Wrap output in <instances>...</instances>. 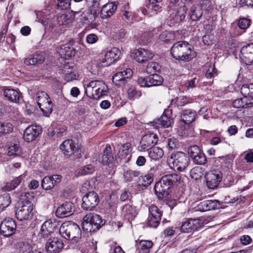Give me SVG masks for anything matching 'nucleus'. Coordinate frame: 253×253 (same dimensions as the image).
Instances as JSON below:
<instances>
[{"label":"nucleus","instance_id":"obj_59","mask_svg":"<svg viewBox=\"0 0 253 253\" xmlns=\"http://www.w3.org/2000/svg\"><path fill=\"white\" fill-rule=\"evenodd\" d=\"M191 102V99L186 96H180L177 97L176 100V103L178 106H184L185 105Z\"/></svg>","mask_w":253,"mask_h":253},{"label":"nucleus","instance_id":"obj_52","mask_svg":"<svg viewBox=\"0 0 253 253\" xmlns=\"http://www.w3.org/2000/svg\"><path fill=\"white\" fill-rule=\"evenodd\" d=\"M82 228L84 231H86L87 232H92L96 231V229H94V226L92 225L91 223L89 221V220H86L85 216L83 218V221L82 222Z\"/></svg>","mask_w":253,"mask_h":253},{"label":"nucleus","instance_id":"obj_14","mask_svg":"<svg viewBox=\"0 0 253 253\" xmlns=\"http://www.w3.org/2000/svg\"><path fill=\"white\" fill-rule=\"evenodd\" d=\"M121 55L120 50L117 47H113L107 51L100 61L104 66H108L119 60Z\"/></svg>","mask_w":253,"mask_h":253},{"label":"nucleus","instance_id":"obj_22","mask_svg":"<svg viewBox=\"0 0 253 253\" xmlns=\"http://www.w3.org/2000/svg\"><path fill=\"white\" fill-rule=\"evenodd\" d=\"M221 207V204L217 200H205L201 201L197 206L198 211H206L218 209Z\"/></svg>","mask_w":253,"mask_h":253},{"label":"nucleus","instance_id":"obj_7","mask_svg":"<svg viewBox=\"0 0 253 253\" xmlns=\"http://www.w3.org/2000/svg\"><path fill=\"white\" fill-rule=\"evenodd\" d=\"M188 153L195 164L205 165L207 164L206 155L198 146L193 145L189 146L188 148Z\"/></svg>","mask_w":253,"mask_h":253},{"label":"nucleus","instance_id":"obj_13","mask_svg":"<svg viewBox=\"0 0 253 253\" xmlns=\"http://www.w3.org/2000/svg\"><path fill=\"white\" fill-rule=\"evenodd\" d=\"M16 223L11 218H7L3 220L0 225L1 234L5 237H10L15 232Z\"/></svg>","mask_w":253,"mask_h":253},{"label":"nucleus","instance_id":"obj_40","mask_svg":"<svg viewBox=\"0 0 253 253\" xmlns=\"http://www.w3.org/2000/svg\"><path fill=\"white\" fill-rule=\"evenodd\" d=\"M140 175V171L137 170L128 169L124 172V177L126 181H131L134 178L138 177Z\"/></svg>","mask_w":253,"mask_h":253},{"label":"nucleus","instance_id":"obj_41","mask_svg":"<svg viewBox=\"0 0 253 253\" xmlns=\"http://www.w3.org/2000/svg\"><path fill=\"white\" fill-rule=\"evenodd\" d=\"M149 4L148 8L155 12L156 13L161 10L162 1L163 0H146Z\"/></svg>","mask_w":253,"mask_h":253},{"label":"nucleus","instance_id":"obj_23","mask_svg":"<svg viewBox=\"0 0 253 253\" xmlns=\"http://www.w3.org/2000/svg\"><path fill=\"white\" fill-rule=\"evenodd\" d=\"M2 90L4 96L11 102L19 103L22 99L21 93L17 90L6 87Z\"/></svg>","mask_w":253,"mask_h":253},{"label":"nucleus","instance_id":"obj_60","mask_svg":"<svg viewBox=\"0 0 253 253\" xmlns=\"http://www.w3.org/2000/svg\"><path fill=\"white\" fill-rule=\"evenodd\" d=\"M66 67H67V66L64 67V69L65 72H66V75L65 76V80H66L67 82H70V81H73L74 80H76L77 78V76L76 75V72H72V71H71L70 72H69L68 71L66 72Z\"/></svg>","mask_w":253,"mask_h":253},{"label":"nucleus","instance_id":"obj_9","mask_svg":"<svg viewBox=\"0 0 253 253\" xmlns=\"http://www.w3.org/2000/svg\"><path fill=\"white\" fill-rule=\"evenodd\" d=\"M207 186L209 189L216 188L222 180V173L217 169H213L206 173L205 175Z\"/></svg>","mask_w":253,"mask_h":253},{"label":"nucleus","instance_id":"obj_12","mask_svg":"<svg viewBox=\"0 0 253 253\" xmlns=\"http://www.w3.org/2000/svg\"><path fill=\"white\" fill-rule=\"evenodd\" d=\"M77 144L72 139L64 141L60 146L62 153L68 158H73L75 154L78 152Z\"/></svg>","mask_w":253,"mask_h":253},{"label":"nucleus","instance_id":"obj_42","mask_svg":"<svg viewBox=\"0 0 253 253\" xmlns=\"http://www.w3.org/2000/svg\"><path fill=\"white\" fill-rule=\"evenodd\" d=\"M153 243L150 240H142L139 243V251L140 253H149Z\"/></svg>","mask_w":253,"mask_h":253},{"label":"nucleus","instance_id":"obj_25","mask_svg":"<svg viewBox=\"0 0 253 253\" xmlns=\"http://www.w3.org/2000/svg\"><path fill=\"white\" fill-rule=\"evenodd\" d=\"M154 54L147 49L139 48L135 52L134 57L136 61L140 63H144L151 59Z\"/></svg>","mask_w":253,"mask_h":253},{"label":"nucleus","instance_id":"obj_34","mask_svg":"<svg viewBox=\"0 0 253 253\" xmlns=\"http://www.w3.org/2000/svg\"><path fill=\"white\" fill-rule=\"evenodd\" d=\"M241 93L244 96L248 97L253 105V84H243L241 88Z\"/></svg>","mask_w":253,"mask_h":253},{"label":"nucleus","instance_id":"obj_44","mask_svg":"<svg viewBox=\"0 0 253 253\" xmlns=\"http://www.w3.org/2000/svg\"><path fill=\"white\" fill-rule=\"evenodd\" d=\"M127 97L129 100H134L135 98H139L141 96V92L137 89L134 86L131 85L129 87L127 91Z\"/></svg>","mask_w":253,"mask_h":253},{"label":"nucleus","instance_id":"obj_30","mask_svg":"<svg viewBox=\"0 0 253 253\" xmlns=\"http://www.w3.org/2000/svg\"><path fill=\"white\" fill-rule=\"evenodd\" d=\"M114 161V158L112 153L111 146L109 144H107L103 150L101 162L103 165H107L112 163Z\"/></svg>","mask_w":253,"mask_h":253},{"label":"nucleus","instance_id":"obj_11","mask_svg":"<svg viewBox=\"0 0 253 253\" xmlns=\"http://www.w3.org/2000/svg\"><path fill=\"white\" fill-rule=\"evenodd\" d=\"M149 211L147 224L149 227L156 228L160 224L162 212L157 206L154 205L149 207Z\"/></svg>","mask_w":253,"mask_h":253},{"label":"nucleus","instance_id":"obj_50","mask_svg":"<svg viewBox=\"0 0 253 253\" xmlns=\"http://www.w3.org/2000/svg\"><path fill=\"white\" fill-rule=\"evenodd\" d=\"M251 20L248 18H240L238 22L239 27L244 30L247 29L251 25Z\"/></svg>","mask_w":253,"mask_h":253},{"label":"nucleus","instance_id":"obj_29","mask_svg":"<svg viewBox=\"0 0 253 253\" xmlns=\"http://www.w3.org/2000/svg\"><path fill=\"white\" fill-rule=\"evenodd\" d=\"M74 43V40L71 39L68 44L62 45L60 47V52L68 57L74 56L76 53V50L72 46Z\"/></svg>","mask_w":253,"mask_h":253},{"label":"nucleus","instance_id":"obj_61","mask_svg":"<svg viewBox=\"0 0 253 253\" xmlns=\"http://www.w3.org/2000/svg\"><path fill=\"white\" fill-rule=\"evenodd\" d=\"M137 84L143 87H149L148 76L146 77H138L137 80Z\"/></svg>","mask_w":253,"mask_h":253},{"label":"nucleus","instance_id":"obj_46","mask_svg":"<svg viewBox=\"0 0 253 253\" xmlns=\"http://www.w3.org/2000/svg\"><path fill=\"white\" fill-rule=\"evenodd\" d=\"M21 149L19 144H13L8 147L7 149V155L9 156L15 157L20 155Z\"/></svg>","mask_w":253,"mask_h":253},{"label":"nucleus","instance_id":"obj_15","mask_svg":"<svg viewBox=\"0 0 253 253\" xmlns=\"http://www.w3.org/2000/svg\"><path fill=\"white\" fill-rule=\"evenodd\" d=\"M184 8H180L178 10L171 9L169 10V16L168 18V23L172 27L179 23L185 17Z\"/></svg>","mask_w":253,"mask_h":253},{"label":"nucleus","instance_id":"obj_35","mask_svg":"<svg viewBox=\"0 0 253 253\" xmlns=\"http://www.w3.org/2000/svg\"><path fill=\"white\" fill-rule=\"evenodd\" d=\"M164 154L163 149L159 147H153L148 151V156L150 158L155 161L162 158Z\"/></svg>","mask_w":253,"mask_h":253},{"label":"nucleus","instance_id":"obj_37","mask_svg":"<svg viewBox=\"0 0 253 253\" xmlns=\"http://www.w3.org/2000/svg\"><path fill=\"white\" fill-rule=\"evenodd\" d=\"M149 87L160 85L163 83V78L159 75L152 74L148 76Z\"/></svg>","mask_w":253,"mask_h":253},{"label":"nucleus","instance_id":"obj_53","mask_svg":"<svg viewBox=\"0 0 253 253\" xmlns=\"http://www.w3.org/2000/svg\"><path fill=\"white\" fill-rule=\"evenodd\" d=\"M71 0H58L56 4L58 10H65L70 8Z\"/></svg>","mask_w":253,"mask_h":253},{"label":"nucleus","instance_id":"obj_33","mask_svg":"<svg viewBox=\"0 0 253 253\" xmlns=\"http://www.w3.org/2000/svg\"><path fill=\"white\" fill-rule=\"evenodd\" d=\"M203 13L202 6L197 5L191 8L189 15L191 19L194 21H197L200 20Z\"/></svg>","mask_w":253,"mask_h":253},{"label":"nucleus","instance_id":"obj_54","mask_svg":"<svg viewBox=\"0 0 253 253\" xmlns=\"http://www.w3.org/2000/svg\"><path fill=\"white\" fill-rule=\"evenodd\" d=\"M51 223L49 221L44 222L41 226V234L43 237L47 235L51 232Z\"/></svg>","mask_w":253,"mask_h":253},{"label":"nucleus","instance_id":"obj_39","mask_svg":"<svg viewBox=\"0 0 253 253\" xmlns=\"http://www.w3.org/2000/svg\"><path fill=\"white\" fill-rule=\"evenodd\" d=\"M122 212L124 215L129 216L128 219H132L136 214V211L135 207L129 204L125 205L122 209Z\"/></svg>","mask_w":253,"mask_h":253},{"label":"nucleus","instance_id":"obj_57","mask_svg":"<svg viewBox=\"0 0 253 253\" xmlns=\"http://www.w3.org/2000/svg\"><path fill=\"white\" fill-rule=\"evenodd\" d=\"M104 86V83L100 81H92L90 82L86 85V89L85 91V93H87V89H91V91L95 89L96 87H100L99 86Z\"/></svg>","mask_w":253,"mask_h":253},{"label":"nucleus","instance_id":"obj_32","mask_svg":"<svg viewBox=\"0 0 253 253\" xmlns=\"http://www.w3.org/2000/svg\"><path fill=\"white\" fill-rule=\"evenodd\" d=\"M232 105L233 107L236 108H247L253 106V103L250 102L248 97L246 96L234 100Z\"/></svg>","mask_w":253,"mask_h":253},{"label":"nucleus","instance_id":"obj_17","mask_svg":"<svg viewBox=\"0 0 253 253\" xmlns=\"http://www.w3.org/2000/svg\"><path fill=\"white\" fill-rule=\"evenodd\" d=\"M42 132V128L40 126H30L24 130L23 138L27 142L33 141L38 137Z\"/></svg>","mask_w":253,"mask_h":253},{"label":"nucleus","instance_id":"obj_31","mask_svg":"<svg viewBox=\"0 0 253 253\" xmlns=\"http://www.w3.org/2000/svg\"><path fill=\"white\" fill-rule=\"evenodd\" d=\"M45 60L44 56L42 54H37L26 58L24 63L27 65H35L42 64Z\"/></svg>","mask_w":253,"mask_h":253},{"label":"nucleus","instance_id":"obj_56","mask_svg":"<svg viewBox=\"0 0 253 253\" xmlns=\"http://www.w3.org/2000/svg\"><path fill=\"white\" fill-rule=\"evenodd\" d=\"M0 203L2 204V209L4 210L11 203V198L8 194H5L0 196Z\"/></svg>","mask_w":253,"mask_h":253},{"label":"nucleus","instance_id":"obj_16","mask_svg":"<svg viewBox=\"0 0 253 253\" xmlns=\"http://www.w3.org/2000/svg\"><path fill=\"white\" fill-rule=\"evenodd\" d=\"M74 211V204L72 202H65L57 208L55 214L59 218H64L72 215Z\"/></svg>","mask_w":253,"mask_h":253},{"label":"nucleus","instance_id":"obj_18","mask_svg":"<svg viewBox=\"0 0 253 253\" xmlns=\"http://www.w3.org/2000/svg\"><path fill=\"white\" fill-rule=\"evenodd\" d=\"M240 58L246 65L253 63V43L243 46L240 50Z\"/></svg>","mask_w":253,"mask_h":253},{"label":"nucleus","instance_id":"obj_21","mask_svg":"<svg viewBox=\"0 0 253 253\" xmlns=\"http://www.w3.org/2000/svg\"><path fill=\"white\" fill-rule=\"evenodd\" d=\"M201 221L199 219H190L182 223L180 231L183 233H191L201 227Z\"/></svg>","mask_w":253,"mask_h":253},{"label":"nucleus","instance_id":"obj_49","mask_svg":"<svg viewBox=\"0 0 253 253\" xmlns=\"http://www.w3.org/2000/svg\"><path fill=\"white\" fill-rule=\"evenodd\" d=\"M12 130L13 126L11 124L0 122V136L3 134L10 133Z\"/></svg>","mask_w":253,"mask_h":253},{"label":"nucleus","instance_id":"obj_20","mask_svg":"<svg viewBox=\"0 0 253 253\" xmlns=\"http://www.w3.org/2000/svg\"><path fill=\"white\" fill-rule=\"evenodd\" d=\"M64 246L62 241L57 238L49 239L45 245L48 253H59Z\"/></svg>","mask_w":253,"mask_h":253},{"label":"nucleus","instance_id":"obj_36","mask_svg":"<svg viewBox=\"0 0 253 253\" xmlns=\"http://www.w3.org/2000/svg\"><path fill=\"white\" fill-rule=\"evenodd\" d=\"M172 120L166 115H163L159 119L155 120L153 123H155L156 126H160L163 127H169L171 126Z\"/></svg>","mask_w":253,"mask_h":253},{"label":"nucleus","instance_id":"obj_28","mask_svg":"<svg viewBox=\"0 0 253 253\" xmlns=\"http://www.w3.org/2000/svg\"><path fill=\"white\" fill-rule=\"evenodd\" d=\"M85 219L86 221L89 220V221L94 226V229H96V230H98L105 223V221L102 219L99 215L95 213H89L86 215Z\"/></svg>","mask_w":253,"mask_h":253},{"label":"nucleus","instance_id":"obj_5","mask_svg":"<svg viewBox=\"0 0 253 253\" xmlns=\"http://www.w3.org/2000/svg\"><path fill=\"white\" fill-rule=\"evenodd\" d=\"M59 233L63 238L68 240L76 241L81 236L79 226L73 222L63 223L59 228Z\"/></svg>","mask_w":253,"mask_h":253},{"label":"nucleus","instance_id":"obj_24","mask_svg":"<svg viewBox=\"0 0 253 253\" xmlns=\"http://www.w3.org/2000/svg\"><path fill=\"white\" fill-rule=\"evenodd\" d=\"M196 111L191 109H185L180 113V120L179 124L180 125L189 124L194 122L196 116Z\"/></svg>","mask_w":253,"mask_h":253},{"label":"nucleus","instance_id":"obj_48","mask_svg":"<svg viewBox=\"0 0 253 253\" xmlns=\"http://www.w3.org/2000/svg\"><path fill=\"white\" fill-rule=\"evenodd\" d=\"M160 67L159 64L155 62H150L148 63L145 69V71L148 74H155L154 73L159 71Z\"/></svg>","mask_w":253,"mask_h":253},{"label":"nucleus","instance_id":"obj_45","mask_svg":"<svg viewBox=\"0 0 253 253\" xmlns=\"http://www.w3.org/2000/svg\"><path fill=\"white\" fill-rule=\"evenodd\" d=\"M101 87H96L95 89L92 90L91 96L93 98L95 99H98L100 97L104 96L107 92V86L104 84V86H100Z\"/></svg>","mask_w":253,"mask_h":253},{"label":"nucleus","instance_id":"obj_51","mask_svg":"<svg viewBox=\"0 0 253 253\" xmlns=\"http://www.w3.org/2000/svg\"><path fill=\"white\" fill-rule=\"evenodd\" d=\"M94 167L91 165H87L78 169V173L81 175H85L92 173L94 171Z\"/></svg>","mask_w":253,"mask_h":253},{"label":"nucleus","instance_id":"obj_2","mask_svg":"<svg viewBox=\"0 0 253 253\" xmlns=\"http://www.w3.org/2000/svg\"><path fill=\"white\" fill-rule=\"evenodd\" d=\"M170 53L175 59L184 62L189 61L196 56L192 45L186 41H179L174 43Z\"/></svg>","mask_w":253,"mask_h":253},{"label":"nucleus","instance_id":"obj_10","mask_svg":"<svg viewBox=\"0 0 253 253\" xmlns=\"http://www.w3.org/2000/svg\"><path fill=\"white\" fill-rule=\"evenodd\" d=\"M82 207L86 211L93 210L99 202V198L98 194L94 192H89L83 198Z\"/></svg>","mask_w":253,"mask_h":253},{"label":"nucleus","instance_id":"obj_58","mask_svg":"<svg viewBox=\"0 0 253 253\" xmlns=\"http://www.w3.org/2000/svg\"><path fill=\"white\" fill-rule=\"evenodd\" d=\"M166 143V146L168 147L169 150H172L177 148L179 146L178 141L174 138L168 139Z\"/></svg>","mask_w":253,"mask_h":253},{"label":"nucleus","instance_id":"obj_4","mask_svg":"<svg viewBox=\"0 0 253 253\" xmlns=\"http://www.w3.org/2000/svg\"><path fill=\"white\" fill-rule=\"evenodd\" d=\"M190 162L189 157L182 152H176L172 153L168 159L169 167L174 170L181 171L184 170Z\"/></svg>","mask_w":253,"mask_h":253},{"label":"nucleus","instance_id":"obj_43","mask_svg":"<svg viewBox=\"0 0 253 253\" xmlns=\"http://www.w3.org/2000/svg\"><path fill=\"white\" fill-rule=\"evenodd\" d=\"M75 18V15L72 13L62 14L58 18V21L61 25H66L71 23Z\"/></svg>","mask_w":253,"mask_h":253},{"label":"nucleus","instance_id":"obj_6","mask_svg":"<svg viewBox=\"0 0 253 253\" xmlns=\"http://www.w3.org/2000/svg\"><path fill=\"white\" fill-rule=\"evenodd\" d=\"M38 95L36 98L38 105L44 116L48 117L52 111V103L45 92L41 91Z\"/></svg>","mask_w":253,"mask_h":253},{"label":"nucleus","instance_id":"obj_55","mask_svg":"<svg viewBox=\"0 0 253 253\" xmlns=\"http://www.w3.org/2000/svg\"><path fill=\"white\" fill-rule=\"evenodd\" d=\"M131 144L129 143H126L123 144L119 149V153L123 157H126L127 156L130 151Z\"/></svg>","mask_w":253,"mask_h":253},{"label":"nucleus","instance_id":"obj_64","mask_svg":"<svg viewBox=\"0 0 253 253\" xmlns=\"http://www.w3.org/2000/svg\"><path fill=\"white\" fill-rule=\"evenodd\" d=\"M166 202V204L171 209H173L176 205V201L174 199H170L169 196L165 198L164 199Z\"/></svg>","mask_w":253,"mask_h":253},{"label":"nucleus","instance_id":"obj_26","mask_svg":"<svg viewBox=\"0 0 253 253\" xmlns=\"http://www.w3.org/2000/svg\"><path fill=\"white\" fill-rule=\"evenodd\" d=\"M117 8V5L115 2H108L104 4L100 11V17L103 19L110 18L112 16Z\"/></svg>","mask_w":253,"mask_h":253},{"label":"nucleus","instance_id":"obj_62","mask_svg":"<svg viewBox=\"0 0 253 253\" xmlns=\"http://www.w3.org/2000/svg\"><path fill=\"white\" fill-rule=\"evenodd\" d=\"M112 81L114 83L117 84L118 82H124L125 81V77H123V73L120 72L116 73L113 77Z\"/></svg>","mask_w":253,"mask_h":253},{"label":"nucleus","instance_id":"obj_38","mask_svg":"<svg viewBox=\"0 0 253 253\" xmlns=\"http://www.w3.org/2000/svg\"><path fill=\"white\" fill-rule=\"evenodd\" d=\"M154 176L152 173H147L143 176L139 177L138 185L139 186L147 187L153 181Z\"/></svg>","mask_w":253,"mask_h":253},{"label":"nucleus","instance_id":"obj_63","mask_svg":"<svg viewBox=\"0 0 253 253\" xmlns=\"http://www.w3.org/2000/svg\"><path fill=\"white\" fill-rule=\"evenodd\" d=\"M198 79L196 78H194L193 79L187 81L186 83V87L187 89L193 88L195 87L196 85L198 84Z\"/></svg>","mask_w":253,"mask_h":253},{"label":"nucleus","instance_id":"obj_8","mask_svg":"<svg viewBox=\"0 0 253 253\" xmlns=\"http://www.w3.org/2000/svg\"><path fill=\"white\" fill-rule=\"evenodd\" d=\"M157 135L154 133L145 134L141 138L137 149L139 152L149 151L157 143Z\"/></svg>","mask_w":253,"mask_h":253},{"label":"nucleus","instance_id":"obj_3","mask_svg":"<svg viewBox=\"0 0 253 253\" xmlns=\"http://www.w3.org/2000/svg\"><path fill=\"white\" fill-rule=\"evenodd\" d=\"M14 194L16 198L21 200L15 212L17 218L22 221L31 218L33 215L32 213L33 210V204L28 199H29L30 196H32L31 194L27 192L23 195L21 191L14 192Z\"/></svg>","mask_w":253,"mask_h":253},{"label":"nucleus","instance_id":"obj_1","mask_svg":"<svg viewBox=\"0 0 253 253\" xmlns=\"http://www.w3.org/2000/svg\"><path fill=\"white\" fill-rule=\"evenodd\" d=\"M180 180V176L172 173L163 176L161 179L155 183L154 191L158 199L164 200L171 193L172 186L177 184Z\"/></svg>","mask_w":253,"mask_h":253},{"label":"nucleus","instance_id":"obj_27","mask_svg":"<svg viewBox=\"0 0 253 253\" xmlns=\"http://www.w3.org/2000/svg\"><path fill=\"white\" fill-rule=\"evenodd\" d=\"M26 175L24 174H21L19 176L16 177L12 180L8 181L6 183L4 189L7 191H11L14 190L21 184H23L24 182V178Z\"/></svg>","mask_w":253,"mask_h":253},{"label":"nucleus","instance_id":"obj_19","mask_svg":"<svg viewBox=\"0 0 253 253\" xmlns=\"http://www.w3.org/2000/svg\"><path fill=\"white\" fill-rule=\"evenodd\" d=\"M62 179V176L59 174L45 176L42 181V186L46 190H51L59 183Z\"/></svg>","mask_w":253,"mask_h":253},{"label":"nucleus","instance_id":"obj_47","mask_svg":"<svg viewBox=\"0 0 253 253\" xmlns=\"http://www.w3.org/2000/svg\"><path fill=\"white\" fill-rule=\"evenodd\" d=\"M202 168L200 167H195L192 169L190 171L191 177L196 180L200 179L203 175Z\"/></svg>","mask_w":253,"mask_h":253}]
</instances>
